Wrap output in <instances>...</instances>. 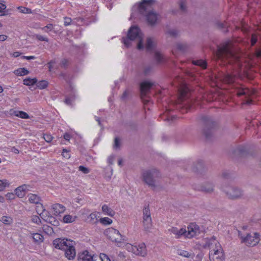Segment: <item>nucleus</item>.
I'll return each instance as SVG.
<instances>
[{
    "mask_svg": "<svg viewBox=\"0 0 261 261\" xmlns=\"http://www.w3.org/2000/svg\"><path fill=\"white\" fill-rule=\"evenodd\" d=\"M217 60L226 65H233V69L239 72L242 67V61L240 57L234 54L231 50V44L230 42H226L219 46L216 53Z\"/></svg>",
    "mask_w": 261,
    "mask_h": 261,
    "instance_id": "1",
    "label": "nucleus"
},
{
    "mask_svg": "<svg viewBox=\"0 0 261 261\" xmlns=\"http://www.w3.org/2000/svg\"><path fill=\"white\" fill-rule=\"evenodd\" d=\"M54 246L58 249L63 250L65 257L69 260L73 259L76 255L74 242L66 239L57 238L53 241Z\"/></svg>",
    "mask_w": 261,
    "mask_h": 261,
    "instance_id": "2",
    "label": "nucleus"
},
{
    "mask_svg": "<svg viewBox=\"0 0 261 261\" xmlns=\"http://www.w3.org/2000/svg\"><path fill=\"white\" fill-rule=\"evenodd\" d=\"M161 174L156 168H151L142 171L141 178L143 181L151 188L158 186V179L161 178Z\"/></svg>",
    "mask_w": 261,
    "mask_h": 261,
    "instance_id": "3",
    "label": "nucleus"
},
{
    "mask_svg": "<svg viewBox=\"0 0 261 261\" xmlns=\"http://www.w3.org/2000/svg\"><path fill=\"white\" fill-rule=\"evenodd\" d=\"M128 38L124 39L123 42L126 47L130 46V41L136 40L137 43V48L141 49L143 48V45L142 43L143 35L140 30L139 28L137 27H132L127 34Z\"/></svg>",
    "mask_w": 261,
    "mask_h": 261,
    "instance_id": "4",
    "label": "nucleus"
},
{
    "mask_svg": "<svg viewBox=\"0 0 261 261\" xmlns=\"http://www.w3.org/2000/svg\"><path fill=\"white\" fill-rule=\"evenodd\" d=\"M238 237L241 243L244 244L247 247H254L257 245L260 241V234L258 232H254L253 234L248 233L243 234L241 231H238Z\"/></svg>",
    "mask_w": 261,
    "mask_h": 261,
    "instance_id": "5",
    "label": "nucleus"
},
{
    "mask_svg": "<svg viewBox=\"0 0 261 261\" xmlns=\"http://www.w3.org/2000/svg\"><path fill=\"white\" fill-rule=\"evenodd\" d=\"M222 190L230 199H238L243 196V191L240 188L234 186H224L222 187Z\"/></svg>",
    "mask_w": 261,
    "mask_h": 261,
    "instance_id": "6",
    "label": "nucleus"
},
{
    "mask_svg": "<svg viewBox=\"0 0 261 261\" xmlns=\"http://www.w3.org/2000/svg\"><path fill=\"white\" fill-rule=\"evenodd\" d=\"M142 225L143 229L145 231H150L152 227V222L148 206H145L143 210Z\"/></svg>",
    "mask_w": 261,
    "mask_h": 261,
    "instance_id": "7",
    "label": "nucleus"
},
{
    "mask_svg": "<svg viewBox=\"0 0 261 261\" xmlns=\"http://www.w3.org/2000/svg\"><path fill=\"white\" fill-rule=\"evenodd\" d=\"M155 3H156V1L152 5L146 6L145 7V10L142 11V12H141L139 10V12L141 14L145 15L146 19L148 23L150 25H154L156 24V23L157 22V21L159 19V15L158 13H156L154 11L151 10V11H147V10L148 9H149V8H150L152 5L155 4Z\"/></svg>",
    "mask_w": 261,
    "mask_h": 261,
    "instance_id": "8",
    "label": "nucleus"
},
{
    "mask_svg": "<svg viewBox=\"0 0 261 261\" xmlns=\"http://www.w3.org/2000/svg\"><path fill=\"white\" fill-rule=\"evenodd\" d=\"M202 247L204 249H209V252H212L222 247L221 244L215 237L204 239L202 243Z\"/></svg>",
    "mask_w": 261,
    "mask_h": 261,
    "instance_id": "9",
    "label": "nucleus"
},
{
    "mask_svg": "<svg viewBox=\"0 0 261 261\" xmlns=\"http://www.w3.org/2000/svg\"><path fill=\"white\" fill-rule=\"evenodd\" d=\"M202 247L204 249H209V252H212L222 247L221 244L215 237L204 239L202 243Z\"/></svg>",
    "mask_w": 261,
    "mask_h": 261,
    "instance_id": "10",
    "label": "nucleus"
},
{
    "mask_svg": "<svg viewBox=\"0 0 261 261\" xmlns=\"http://www.w3.org/2000/svg\"><path fill=\"white\" fill-rule=\"evenodd\" d=\"M128 251L141 256H145L147 254L146 245L144 243H141L138 246L128 244L126 245Z\"/></svg>",
    "mask_w": 261,
    "mask_h": 261,
    "instance_id": "11",
    "label": "nucleus"
},
{
    "mask_svg": "<svg viewBox=\"0 0 261 261\" xmlns=\"http://www.w3.org/2000/svg\"><path fill=\"white\" fill-rule=\"evenodd\" d=\"M105 234L113 242L120 243L122 240V236L119 230L113 227L107 229L105 231Z\"/></svg>",
    "mask_w": 261,
    "mask_h": 261,
    "instance_id": "12",
    "label": "nucleus"
},
{
    "mask_svg": "<svg viewBox=\"0 0 261 261\" xmlns=\"http://www.w3.org/2000/svg\"><path fill=\"white\" fill-rule=\"evenodd\" d=\"M254 91L250 90V89L246 88H242L237 89L236 94L238 96L244 95L246 99L244 100L243 104L250 105L252 103V99L250 97L253 95Z\"/></svg>",
    "mask_w": 261,
    "mask_h": 261,
    "instance_id": "13",
    "label": "nucleus"
},
{
    "mask_svg": "<svg viewBox=\"0 0 261 261\" xmlns=\"http://www.w3.org/2000/svg\"><path fill=\"white\" fill-rule=\"evenodd\" d=\"M210 261H224L225 255L222 247L209 252Z\"/></svg>",
    "mask_w": 261,
    "mask_h": 261,
    "instance_id": "14",
    "label": "nucleus"
},
{
    "mask_svg": "<svg viewBox=\"0 0 261 261\" xmlns=\"http://www.w3.org/2000/svg\"><path fill=\"white\" fill-rule=\"evenodd\" d=\"M154 85L153 82L145 81L141 82L140 84L141 97L143 99L150 90L151 88Z\"/></svg>",
    "mask_w": 261,
    "mask_h": 261,
    "instance_id": "15",
    "label": "nucleus"
},
{
    "mask_svg": "<svg viewBox=\"0 0 261 261\" xmlns=\"http://www.w3.org/2000/svg\"><path fill=\"white\" fill-rule=\"evenodd\" d=\"M199 233V227L195 224L192 223L189 225L186 229L185 238L191 239Z\"/></svg>",
    "mask_w": 261,
    "mask_h": 261,
    "instance_id": "16",
    "label": "nucleus"
},
{
    "mask_svg": "<svg viewBox=\"0 0 261 261\" xmlns=\"http://www.w3.org/2000/svg\"><path fill=\"white\" fill-rule=\"evenodd\" d=\"M217 78L220 81L229 84L234 82L236 75V74L232 75L229 73H222L218 76Z\"/></svg>",
    "mask_w": 261,
    "mask_h": 261,
    "instance_id": "17",
    "label": "nucleus"
},
{
    "mask_svg": "<svg viewBox=\"0 0 261 261\" xmlns=\"http://www.w3.org/2000/svg\"><path fill=\"white\" fill-rule=\"evenodd\" d=\"M202 119L203 121L206 123V126L203 130V133L205 136V138L207 139H209L211 138L212 133L211 129H210V127H208V126H211V125H213V123L212 121V120L207 117H203Z\"/></svg>",
    "mask_w": 261,
    "mask_h": 261,
    "instance_id": "18",
    "label": "nucleus"
},
{
    "mask_svg": "<svg viewBox=\"0 0 261 261\" xmlns=\"http://www.w3.org/2000/svg\"><path fill=\"white\" fill-rule=\"evenodd\" d=\"M214 187L212 182L207 181L199 186V190L206 193H212L214 191Z\"/></svg>",
    "mask_w": 261,
    "mask_h": 261,
    "instance_id": "19",
    "label": "nucleus"
},
{
    "mask_svg": "<svg viewBox=\"0 0 261 261\" xmlns=\"http://www.w3.org/2000/svg\"><path fill=\"white\" fill-rule=\"evenodd\" d=\"M78 261H93V255L87 250L80 252L77 256Z\"/></svg>",
    "mask_w": 261,
    "mask_h": 261,
    "instance_id": "20",
    "label": "nucleus"
},
{
    "mask_svg": "<svg viewBox=\"0 0 261 261\" xmlns=\"http://www.w3.org/2000/svg\"><path fill=\"white\" fill-rule=\"evenodd\" d=\"M169 231L175 236V238L179 239L182 236L185 237V233H186V229L181 228L178 229L177 227H172Z\"/></svg>",
    "mask_w": 261,
    "mask_h": 261,
    "instance_id": "21",
    "label": "nucleus"
},
{
    "mask_svg": "<svg viewBox=\"0 0 261 261\" xmlns=\"http://www.w3.org/2000/svg\"><path fill=\"white\" fill-rule=\"evenodd\" d=\"M29 187V185L25 184L18 187L15 190V194L19 197H23L25 195L26 191L28 190Z\"/></svg>",
    "mask_w": 261,
    "mask_h": 261,
    "instance_id": "22",
    "label": "nucleus"
},
{
    "mask_svg": "<svg viewBox=\"0 0 261 261\" xmlns=\"http://www.w3.org/2000/svg\"><path fill=\"white\" fill-rule=\"evenodd\" d=\"M51 207L54 211V214L56 215L64 213L66 210L65 207L63 205L59 203L54 204L52 205Z\"/></svg>",
    "mask_w": 261,
    "mask_h": 261,
    "instance_id": "23",
    "label": "nucleus"
},
{
    "mask_svg": "<svg viewBox=\"0 0 261 261\" xmlns=\"http://www.w3.org/2000/svg\"><path fill=\"white\" fill-rule=\"evenodd\" d=\"M155 2V0H142L139 5V10L142 12L145 10L146 6L152 5Z\"/></svg>",
    "mask_w": 261,
    "mask_h": 261,
    "instance_id": "24",
    "label": "nucleus"
},
{
    "mask_svg": "<svg viewBox=\"0 0 261 261\" xmlns=\"http://www.w3.org/2000/svg\"><path fill=\"white\" fill-rule=\"evenodd\" d=\"M31 234L35 243L40 244L43 242L44 237L41 234L39 233H31Z\"/></svg>",
    "mask_w": 261,
    "mask_h": 261,
    "instance_id": "25",
    "label": "nucleus"
},
{
    "mask_svg": "<svg viewBox=\"0 0 261 261\" xmlns=\"http://www.w3.org/2000/svg\"><path fill=\"white\" fill-rule=\"evenodd\" d=\"M101 210L103 213L110 217H113L115 215V212L106 204L102 206Z\"/></svg>",
    "mask_w": 261,
    "mask_h": 261,
    "instance_id": "26",
    "label": "nucleus"
},
{
    "mask_svg": "<svg viewBox=\"0 0 261 261\" xmlns=\"http://www.w3.org/2000/svg\"><path fill=\"white\" fill-rule=\"evenodd\" d=\"M28 197L30 203L34 204L40 203V198L38 195L34 194H29Z\"/></svg>",
    "mask_w": 261,
    "mask_h": 261,
    "instance_id": "27",
    "label": "nucleus"
},
{
    "mask_svg": "<svg viewBox=\"0 0 261 261\" xmlns=\"http://www.w3.org/2000/svg\"><path fill=\"white\" fill-rule=\"evenodd\" d=\"M154 42L151 38H148L145 44V49L147 51H152L154 47Z\"/></svg>",
    "mask_w": 261,
    "mask_h": 261,
    "instance_id": "28",
    "label": "nucleus"
},
{
    "mask_svg": "<svg viewBox=\"0 0 261 261\" xmlns=\"http://www.w3.org/2000/svg\"><path fill=\"white\" fill-rule=\"evenodd\" d=\"M179 91L180 98L184 99L187 96V94L189 91V89L186 85H182L181 86V87L179 89Z\"/></svg>",
    "mask_w": 261,
    "mask_h": 261,
    "instance_id": "29",
    "label": "nucleus"
},
{
    "mask_svg": "<svg viewBox=\"0 0 261 261\" xmlns=\"http://www.w3.org/2000/svg\"><path fill=\"white\" fill-rule=\"evenodd\" d=\"M154 59L158 64L163 63L166 61L165 56L159 51H155L154 53Z\"/></svg>",
    "mask_w": 261,
    "mask_h": 261,
    "instance_id": "30",
    "label": "nucleus"
},
{
    "mask_svg": "<svg viewBox=\"0 0 261 261\" xmlns=\"http://www.w3.org/2000/svg\"><path fill=\"white\" fill-rule=\"evenodd\" d=\"M76 216H73L70 215H66L64 216L63 220L64 223H69L73 222L76 219Z\"/></svg>",
    "mask_w": 261,
    "mask_h": 261,
    "instance_id": "31",
    "label": "nucleus"
},
{
    "mask_svg": "<svg viewBox=\"0 0 261 261\" xmlns=\"http://www.w3.org/2000/svg\"><path fill=\"white\" fill-rule=\"evenodd\" d=\"M29 73V71L24 68H19L14 71V73L19 76L27 75Z\"/></svg>",
    "mask_w": 261,
    "mask_h": 261,
    "instance_id": "32",
    "label": "nucleus"
},
{
    "mask_svg": "<svg viewBox=\"0 0 261 261\" xmlns=\"http://www.w3.org/2000/svg\"><path fill=\"white\" fill-rule=\"evenodd\" d=\"M176 48L181 51H184L188 48V45L184 42H178L176 44Z\"/></svg>",
    "mask_w": 261,
    "mask_h": 261,
    "instance_id": "33",
    "label": "nucleus"
},
{
    "mask_svg": "<svg viewBox=\"0 0 261 261\" xmlns=\"http://www.w3.org/2000/svg\"><path fill=\"white\" fill-rule=\"evenodd\" d=\"M23 84L27 86H30L33 85L35 84H36L37 82V80L36 79H31V78H28L24 79L23 81Z\"/></svg>",
    "mask_w": 261,
    "mask_h": 261,
    "instance_id": "34",
    "label": "nucleus"
},
{
    "mask_svg": "<svg viewBox=\"0 0 261 261\" xmlns=\"http://www.w3.org/2000/svg\"><path fill=\"white\" fill-rule=\"evenodd\" d=\"M99 222L100 223L104 225H110L112 223L113 221L109 218L104 217L101 218L99 219Z\"/></svg>",
    "mask_w": 261,
    "mask_h": 261,
    "instance_id": "35",
    "label": "nucleus"
},
{
    "mask_svg": "<svg viewBox=\"0 0 261 261\" xmlns=\"http://www.w3.org/2000/svg\"><path fill=\"white\" fill-rule=\"evenodd\" d=\"M167 34L170 37H175L179 34V31L176 29H169L167 32Z\"/></svg>",
    "mask_w": 261,
    "mask_h": 261,
    "instance_id": "36",
    "label": "nucleus"
},
{
    "mask_svg": "<svg viewBox=\"0 0 261 261\" xmlns=\"http://www.w3.org/2000/svg\"><path fill=\"white\" fill-rule=\"evenodd\" d=\"M178 254L185 257L190 258L193 256L192 253H189L187 251L180 250L178 251Z\"/></svg>",
    "mask_w": 261,
    "mask_h": 261,
    "instance_id": "37",
    "label": "nucleus"
},
{
    "mask_svg": "<svg viewBox=\"0 0 261 261\" xmlns=\"http://www.w3.org/2000/svg\"><path fill=\"white\" fill-rule=\"evenodd\" d=\"M15 116L19 117L22 119H28L29 118V115L23 111H17L15 112Z\"/></svg>",
    "mask_w": 261,
    "mask_h": 261,
    "instance_id": "38",
    "label": "nucleus"
},
{
    "mask_svg": "<svg viewBox=\"0 0 261 261\" xmlns=\"http://www.w3.org/2000/svg\"><path fill=\"white\" fill-rule=\"evenodd\" d=\"M1 221L4 224L9 225L13 222L12 219L10 217L3 216L1 218Z\"/></svg>",
    "mask_w": 261,
    "mask_h": 261,
    "instance_id": "39",
    "label": "nucleus"
},
{
    "mask_svg": "<svg viewBox=\"0 0 261 261\" xmlns=\"http://www.w3.org/2000/svg\"><path fill=\"white\" fill-rule=\"evenodd\" d=\"M192 63L194 65L199 66L203 68H205L206 67V62L203 60H197V61H193Z\"/></svg>",
    "mask_w": 261,
    "mask_h": 261,
    "instance_id": "40",
    "label": "nucleus"
},
{
    "mask_svg": "<svg viewBox=\"0 0 261 261\" xmlns=\"http://www.w3.org/2000/svg\"><path fill=\"white\" fill-rule=\"evenodd\" d=\"M48 85V82L46 81L43 80L37 83V87L40 89H43L47 87Z\"/></svg>",
    "mask_w": 261,
    "mask_h": 261,
    "instance_id": "41",
    "label": "nucleus"
},
{
    "mask_svg": "<svg viewBox=\"0 0 261 261\" xmlns=\"http://www.w3.org/2000/svg\"><path fill=\"white\" fill-rule=\"evenodd\" d=\"M42 228L43 231L48 234H51L53 232V228L48 225H43Z\"/></svg>",
    "mask_w": 261,
    "mask_h": 261,
    "instance_id": "42",
    "label": "nucleus"
},
{
    "mask_svg": "<svg viewBox=\"0 0 261 261\" xmlns=\"http://www.w3.org/2000/svg\"><path fill=\"white\" fill-rule=\"evenodd\" d=\"M8 186L9 183L7 180H0V191H3L6 187Z\"/></svg>",
    "mask_w": 261,
    "mask_h": 261,
    "instance_id": "43",
    "label": "nucleus"
},
{
    "mask_svg": "<svg viewBox=\"0 0 261 261\" xmlns=\"http://www.w3.org/2000/svg\"><path fill=\"white\" fill-rule=\"evenodd\" d=\"M18 9L22 13L30 14L32 13L31 9L23 7H19Z\"/></svg>",
    "mask_w": 261,
    "mask_h": 261,
    "instance_id": "44",
    "label": "nucleus"
},
{
    "mask_svg": "<svg viewBox=\"0 0 261 261\" xmlns=\"http://www.w3.org/2000/svg\"><path fill=\"white\" fill-rule=\"evenodd\" d=\"M54 27L53 25L51 23L48 24L44 27L42 28V30L44 31L45 32L48 33L49 31H51L53 30Z\"/></svg>",
    "mask_w": 261,
    "mask_h": 261,
    "instance_id": "45",
    "label": "nucleus"
},
{
    "mask_svg": "<svg viewBox=\"0 0 261 261\" xmlns=\"http://www.w3.org/2000/svg\"><path fill=\"white\" fill-rule=\"evenodd\" d=\"M79 171H82L84 174H87L90 172V170L88 168H86L83 166H80L79 167Z\"/></svg>",
    "mask_w": 261,
    "mask_h": 261,
    "instance_id": "46",
    "label": "nucleus"
},
{
    "mask_svg": "<svg viewBox=\"0 0 261 261\" xmlns=\"http://www.w3.org/2000/svg\"><path fill=\"white\" fill-rule=\"evenodd\" d=\"M152 70V68L150 66H145L143 70L144 74L146 75L150 73Z\"/></svg>",
    "mask_w": 261,
    "mask_h": 261,
    "instance_id": "47",
    "label": "nucleus"
},
{
    "mask_svg": "<svg viewBox=\"0 0 261 261\" xmlns=\"http://www.w3.org/2000/svg\"><path fill=\"white\" fill-rule=\"evenodd\" d=\"M120 146V140L118 138H115L114 140V148L115 149L119 148Z\"/></svg>",
    "mask_w": 261,
    "mask_h": 261,
    "instance_id": "48",
    "label": "nucleus"
},
{
    "mask_svg": "<svg viewBox=\"0 0 261 261\" xmlns=\"http://www.w3.org/2000/svg\"><path fill=\"white\" fill-rule=\"evenodd\" d=\"M72 22V19L70 17H64V25L65 26H68L70 24H71Z\"/></svg>",
    "mask_w": 261,
    "mask_h": 261,
    "instance_id": "49",
    "label": "nucleus"
},
{
    "mask_svg": "<svg viewBox=\"0 0 261 261\" xmlns=\"http://www.w3.org/2000/svg\"><path fill=\"white\" fill-rule=\"evenodd\" d=\"M36 37L39 41H46V42L48 41V39L47 37H44L40 35H37Z\"/></svg>",
    "mask_w": 261,
    "mask_h": 261,
    "instance_id": "50",
    "label": "nucleus"
},
{
    "mask_svg": "<svg viewBox=\"0 0 261 261\" xmlns=\"http://www.w3.org/2000/svg\"><path fill=\"white\" fill-rule=\"evenodd\" d=\"M44 139L47 142H50L53 140V137L50 135L46 134L44 135Z\"/></svg>",
    "mask_w": 261,
    "mask_h": 261,
    "instance_id": "51",
    "label": "nucleus"
},
{
    "mask_svg": "<svg viewBox=\"0 0 261 261\" xmlns=\"http://www.w3.org/2000/svg\"><path fill=\"white\" fill-rule=\"evenodd\" d=\"M257 41V37L255 34H252L251 38V45H254Z\"/></svg>",
    "mask_w": 261,
    "mask_h": 261,
    "instance_id": "52",
    "label": "nucleus"
},
{
    "mask_svg": "<svg viewBox=\"0 0 261 261\" xmlns=\"http://www.w3.org/2000/svg\"><path fill=\"white\" fill-rule=\"evenodd\" d=\"M221 177L224 179H228L230 177V173L228 171H223L221 174Z\"/></svg>",
    "mask_w": 261,
    "mask_h": 261,
    "instance_id": "53",
    "label": "nucleus"
},
{
    "mask_svg": "<svg viewBox=\"0 0 261 261\" xmlns=\"http://www.w3.org/2000/svg\"><path fill=\"white\" fill-rule=\"evenodd\" d=\"M100 258L102 261H111L108 256L105 254H100Z\"/></svg>",
    "mask_w": 261,
    "mask_h": 261,
    "instance_id": "54",
    "label": "nucleus"
},
{
    "mask_svg": "<svg viewBox=\"0 0 261 261\" xmlns=\"http://www.w3.org/2000/svg\"><path fill=\"white\" fill-rule=\"evenodd\" d=\"M32 220L33 222L38 224L41 222L39 217L37 216H33Z\"/></svg>",
    "mask_w": 261,
    "mask_h": 261,
    "instance_id": "55",
    "label": "nucleus"
},
{
    "mask_svg": "<svg viewBox=\"0 0 261 261\" xmlns=\"http://www.w3.org/2000/svg\"><path fill=\"white\" fill-rule=\"evenodd\" d=\"M15 195L13 193H8L6 195V197L9 200L14 199L15 198Z\"/></svg>",
    "mask_w": 261,
    "mask_h": 261,
    "instance_id": "56",
    "label": "nucleus"
},
{
    "mask_svg": "<svg viewBox=\"0 0 261 261\" xmlns=\"http://www.w3.org/2000/svg\"><path fill=\"white\" fill-rule=\"evenodd\" d=\"M202 167V164L201 163H198L196 164V166L193 167V170L194 172L198 171V168H200Z\"/></svg>",
    "mask_w": 261,
    "mask_h": 261,
    "instance_id": "57",
    "label": "nucleus"
},
{
    "mask_svg": "<svg viewBox=\"0 0 261 261\" xmlns=\"http://www.w3.org/2000/svg\"><path fill=\"white\" fill-rule=\"evenodd\" d=\"M97 214L96 213H92L89 215L88 218L90 219V221H92L97 218Z\"/></svg>",
    "mask_w": 261,
    "mask_h": 261,
    "instance_id": "58",
    "label": "nucleus"
},
{
    "mask_svg": "<svg viewBox=\"0 0 261 261\" xmlns=\"http://www.w3.org/2000/svg\"><path fill=\"white\" fill-rule=\"evenodd\" d=\"M114 160H115V156H114L111 155L110 156H109L108 159L109 164L110 165L113 164V162H114Z\"/></svg>",
    "mask_w": 261,
    "mask_h": 261,
    "instance_id": "59",
    "label": "nucleus"
},
{
    "mask_svg": "<svg viewBox=\"0 0 261 261\" xmlns=\"http://www.w3.org/2000/svg\"><path fill=\"white\" fill-rule=\"evenodd\" d=\"M180 8L182 11H185L186 9V5L184 2H181L180 3Z\"/></svg>",
    "mask_w": 261,
    "mask_h": 261,
    "instance_id": "60",
    "label": "nucleus"
},
{
    "mask_svg": "<svg viewBox=\"0 0 261 261\" xmlns=\"http://www.w3.org/2000/svg\"><path fill=\"white\" fill-rule=\"evenodd\" d=\"M8 36L5 35H0V41H4L6 40Z\"/></svg>",
    "mask_w": 261,
    "mask_h": 261,
    "instance_id": "61",
    "label": "nucleus"
},
{
    "mask_svg": "<svg viewBox=\"0 0 261 261\" xmlns=\"http://www.w3.org/2000/svg\"><path fill=\"white\" fill-rule=\"evenodd\" d=\"M6 6L5 4L0 3V10L2 13H4V10L6 9Z\"/></svg>",
    "mask_w": 261,
    "mask_h": 261,
    "instance_id": "62",
    "label": "nucleus"
},
{
    "mask_svg": "<svg viewBox=\"0 0 261 261\" xmlns=\"http://www.w3.org/2000/svg\"><path fill=\"white\" fill-rule=\"evenodd\" d=\"M255 55L257 57H261V49H257L255 51Z\"/></svg>",
    "mask_w": 261,
    "mask_h": 261,
    "instance_id": "63",
    "label": "nucleus"
},
{
    "mask_svg": "<svg viewBox=\"0 0 261 261\" xmlns=\"http://www.w3.org/2000/svg\"><path fill=\"white\" fill-rule=\"evenodd\" d=\"M67 60H66V59H63L62 61V62H61V65L63 67H65L67 64Z\"/></svg>",
    "mask_w": 261,
    "mask_h": 261,
    "instance_id": "64",
    "label": "nucleus"
}]
</instances>
